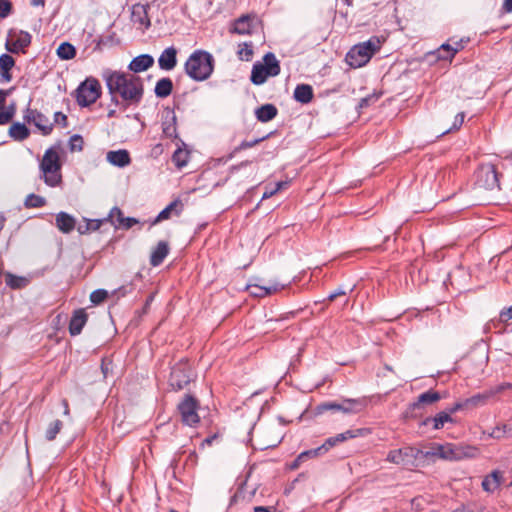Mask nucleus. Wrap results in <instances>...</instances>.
Returning <instances> with one entry per match:
<instances>
[{
    "instance_id": "f257e3e1",
    "label": "nucleus",
    "mask_w": 512,
    "mask_h": 512,
    "mask_svg": "<svg viewBox=\"0 0 512 512\" xmlns=\"http://www.w3.org/2000/svg\"><path fill=\"white\" fill-rule=\"evenodd\" d=\"M103 79L113 101L119 96L127 105L140 103L143 97V82L131 72L105 70Z\"/></svg>"
},
{
    "instance_id": "f03ea898",
    "label": "nucleus",
    "mask_w": 512,
    "mask_h": 512,
    "mask_svg": "<svg viewBox=\"0 0 512 512\" xmlns=\"http://www.w3.org/2000/svg\"><path fill=\"white\" fill-rule=\"evenodd\" d=\"M480 451L477 447L469 445L435 444L428 451L423 452L421 457H438L443 460L459 461L465 458H475Z\"/></svg>"
},
{
    "instance_id": "7ed1b4c3",
    "label": "nucleus",
    "mask_w": 512,
    "mask_h": 512,
    "mask_svg": "<svg viewBox=\"0 0 512 512\" xmlns=\"http://www.w3.org/2000/svg\"><path fill=\"white\" fill-rule=\"evenodd\" d=\"M214 69L213 56L204 51H194L185 63L187 75L195 81H204L210 77Z\"/></svg>"
},
{
    "instance_id": "20e7f679",
    "label": "nucleus",
    "mask_w": 512,
    "mask_h": 512,
    "mask_svg": "<svg viewBox=\"0 0 512 512\" xmlns=\"http://www.w3.org/2000/svg\"><path fill=\"white\" fill-rule=\"evenodd\" d=\"M381 46V40L373 36L367 41L354 45L346 54L345 61L352 68L363 67L380 50Z\"/></svg>"
},
{
    "instance_id": "39448f33",
    "label": "nucleus",
    "mask_w": 512,
    "mask_h": 512,
    "mask_svg": "<svg viewBox=\"0 0 512 512\" xmlns=\"http://www.w3.org/2000/svg\"><path fill=\"white\" fill-rule=\"evenodd\" d=\"M280 71V62L275 54L268 52L263 56L262 62L253 65L250 80L254 85H262L269 77L278 76Z\"/></svg>"
},
{
    "instance_id": "423d86ee",
    "label": "nucleus",
    "mask_w": 512,
    "mask_h": 512,
    "mask_svg": "<svg viewBox=\"0 0 512 512\" xmlns=\"http://www.w3.org/2000/svg\"><path fill=\"white\" fill-rule=\"evenodd\" d=\"M101 93L102 89L99 81L89 77L76 90L77 103L82 107L90 106L100 98Z\"/></svg>"
},
{
    "instance_id": "0eeeda50",
    "label": "nucleus",
    "mask_w": 512,
    "mask_h": 512,
    "mask_svg": "<svg viewBox=\"0 0 512 512\" xmlns=\"http://www.w3.org/2000/svg\"><path fill=\"white\" fill-rule=\"evenodd\" d=\"M476 184L486 190L500 188V176L497 167L492 163H482L476 171Z\"/></svg>"
},
{
    "instance_id": "6e6552de",
    "label": "nucleus",
    "mask_w": 512,
    "mask_h": 512,
    "mask_svg": "<svg viewBox=\"0 0 512 512\" xmlns=\"http://www.w3.org/2000/svg\"><path fill=\"white\" fill-rule=\"evenodd\" d=\"M423 451L411 446L391 450L386 457L390 463L404 467L415 466L416 460L421 457Z\"/></svg>"
},
{
    "instance_id": "1a4fd4ad",
    "label": "nucleus",
    "mask_w": 512,
    "mask_h": 512,
    "mask_svg": "<svg viewBox=\"0 0 512 512\" xmlns=\"http://www.w3.org/2000/svg\"><path fill=\"white\" fill-rule=\"evenodd\" d=\"M367 405L365 399H345L341 403L324 402L322 403V412L333 411L345 414H355L363 411Z\"/></svg>"
},
{
    "instance_id": "9d476101",
    "label": "nucleus",
    "mask_w": 512,
    "mask_h": 512,
    "mask_svg": "<svg viewBox=\"0 0 512 512\" xmlns=\"http://www.w3.org/2000/svg\"><path fill=\"white\" fill-rule=\"evenodd\" d=\"M198 407V401L191 395H186L178 404V410L184 424L194 426L199 423Z\"/></svg>"
},
{
    "instance_id": "9b49d317",
    "label": "nucleus",
    "mask_w": 512,
    "mask_h": 512,
    "mask_svg": "<svg viewBox=\"0 0 512 512\" xmlns=\"http://www.w3.org/2000/svg\"><path fill=\"white\" fill-rule=\"evenodd\" d=\"M31 35L26 31L10 32L5 47L11 53L24 52L31 44Z\"/></svg>"
},
{
    "instance_id": "f8f14e48",
    "label": "nucleus",
    "mask_w": 512,
    "mask_h": 512,
    "mask_svg": "<svg viewBox=\"0 0 512 512\" xmlns=\"http://www.w3.org/2000/svg\"><path fill=\"white\" fill-rule=\"evenodd\" d=\"M148 9V5L140 3L134 4L131 8V21L141 31H145L151 25Z\"/></svg>"
},
{
    "instance_id": "ddd939ff",
    "label": "nucleus",
    "mask_w": 512,
    "mask_h": 512,
    "mask_svg": "<svg viewBox=\"0 0 512 512\" xmlns=\"http://www.w3.org/2000/svg\"><path fill=\"white\" fill-rule=\"evenodd\" d=\"M24 119L28 123H33L43 135H48L52 132L53 124L45 115L36 110L27 109Z\"/></svg>"
},
{
    "instance_id": "4468645a",
    "label": "nucleus",
    "mask_w": 512,
    "mask_h": 512,
    "mask_svg": "<svg viewBox=\"0 0 512 512\" xmlns=\"http://www.w3.org/2000/svg\"><path fill=\"white\" fill-rule=\"evenodd\" d=\"M170 385L177 390L183 389L190 382V374L186 364L175 366L170 375Z\"/></svg>"
},
{
    "instance_id": "2eb2a0df",
    "label": "nucleus",
    "mask_w": 512,
    "mask_h": 512,
    "mask_svg": "<svg viewBox=\"0 0 512 512\" xmlns=\"http://www.w3.org/2000/svg\"><path fill=\"white\" fill-rule=\"evenodd\" d=\"M369 433L368 429L365 428H359L355 430H347L343 433H340L334 437L328 438L323 444L322 449H325L326 451L330 448L334 447L338 443L344 442L348 439L356 438L359 436H365Z\"/></svg>"
},
{
    "instance_id": "dca6fc26",
    "label": "nucleus",
    "mask_w": 512,
    "mask_h": 512,
    "mask_svg": "<svg viewBox=\"0 0 512 512\" xmlns=\"http://www.w3.org/2000/svg\"><path fill=\"white\" fill-rule=\"evenodd\" d=\"M41 178L46 185L57 187L62 183V166H39Z\"/></svg>"
},
{
    "instance_id": "f3484780",
    "label": "nucleus",
    "mask_w": 512,
    "mask_h": 512,
    "mask_svg": "<svg viewBox=\"0 0 512 512\" xmlns=\"http://www.w3.org/2000/svg\"><path fill=\"white\" fill-rule=\"evenodd\" d=\"M284 287H285L284 284L274 282V283H268L267 285L250 284V285H248L247 288L250 291L251 295L256 296V297H265V296H268V295H271L273 293L280 291Z\"/></svg>"
},
{
    "instance_id": "a211bd4d",
    "label": "nucleus",
    "mask_w": 512,
    "mask_h": 512,
    "mask_svg": "<svg viewBox=\"0 0 512 512\" xmlns=\"http://www.w3.org/2000/svg\"><path fill=\"white\" fill-rule=\"evenodd\" d=\"M462 41H456L454 44L444 43L435 52L436 58L439 60L451 61L455 54L463 49Z\"/></svg>"
},
{
    "instance_id": "6ab92c4d",
    "label": "nucleus",
    "mask_w": 512,
    "mask_h": 512,
    "mask_svg": "<svg viewBox=\"0 0 512 512\" xmlns=\"http://www.w3.org/2000/svg\"><path fill=\"white\" fill-rule=\"evenodd\" d=\"M61 153L62 148L60 145L51 146L45 151L39 166H62Z\"/></svg>"
},
{
    "instance_id": "aec40b11",
    "label": "nucleus",
    "mask_w": 512,
    "mask_h": 512,
    "mask_svg": "<svg viewBox=\"0 0 512 512\" xmlns=\"http://www.w3.org/2000/svg\"><path fill=\"white\" fill-rule=\"evenodd\" d=\"M439 392L432 389L420 394L415 402L410 405V410L414 411L424 407L425 405H432L441 399Z\"/></svg>"
},
{
    "instance_id": "412c9836",
    "label": "nucleus",
    "mask_w": 512,
    "mask_h": 512,
    "mask_svg": "<svg viewBox=\"0 0 512 512\" xmlns=\"http://www.w3.org/2000/svg\"><path fill=\"white\" fill-rule=\"evenodd\" d=\"M177 64V50L174 47L166 48L158 58V65L162 70L170 71Z\"/></svg>"
},
{
    "instance_id": "4be33fe9",
    "label": "nucleus",
    "mask_w": 512,
    "mask_h": 512,
    "mask_svg": "<svg viewBox=\"0 0 512 512\" xmlns=\"http://www.w3.org/2000/svg\"><path fill=\"white\" fill-rule=\"evenodd\" d=\"M446 423H454V420L446 410L437 413L434 417H427L423 420L422 425H432L433 429H442Z\"/></svg>"
},
{
    "instance_id": "5701e85b",
    "label": "nucleus",
    "mask_w": 512,
    "mask_h": 512,
    "mask_svg": "<svg viewBox=\"0 0 512 512\" xmlns=\"http://www.w3.org/2000/svg\"><path fill=\"white\" fill-rule=\"evenodd\" d=\"M87 314L83 309L76 310L69 323V332L72 336L81 333L83 327L87 322Z\"/></svg>"
},
{
    "instance_id": "b1692460",
    "label": "nucleus",
    "mask_w": 512,
    "mask_h": 512,
    "mask_svg": "<svg viewBox=\"0 0 512 512\" xmlns=\"http://www.w3.org/2000/svg\"><path fill=\"white\" fill-rule=\"evenodd\" d=\"M106 159L110 164L117 167H125L131 162L129 152L125 149L109 151L106 155Z\"/></svg>"
},
{
    "instance_id": "393cba45",
    "label": "nucleus",
    "mask_w": 512,
    "mask_h": 512,
    "mask_svg": "<svg viewBox=\"0 0 512 512\" xmlns=\"http://www.w3.org/2000/svg\"><path fill=\"white\" fill-rule=\"evenodd\" d=\"M320 454V447L304 451L300 453L297 458L288 465L290 470H296L302 465L308 463L310 460H317Z\"/></svg>"
},
{
    "instance_id": "a878e982",
    "label": "nucleus",
    "mask_w": 512,
    "mask_h": 512,
    "mask_svg": "<svg viewBox=\"0 0 512 512\" xmlns=\"http://www.w3.org/2000/svg\"><path fill=\"white\" fill-rule=\"evenodd\" d=\"M14 65L15 60L9 54H2L0 56V77L2 82L8 83L12 80L10 71Z\"/></svg>"
},
{
    "instance_id": "bb28decb",
    "label": "nucleus",
    "mask_w": 512,
    "mask_h": 512,
    "mask_svg": "<svg viewBox=\"0 0 512 512\" xmlns=\"http://www.w3.org/2000/svg\"><path fill=\"white\" fill-rule=\"evenodd\" d=\"M154 63V59L147 54L135 57L129 64V69L132 72H142L150 68Z\"/></svg>"
},
{
    "instance_id": "cd10ccee",
    "label": "nucleus",
    "mask_w": 512,
    "mask_h": 512,
    "mask_svg": "<svg viewBox=\"0 0 512 512\" xmlns=\"http://www.w3.org/2000/svg\"><path fill=\"white\" fill-rule=\"evenodd\" d=\"M169 253L168 243L165 241L158 242L156 248L150 256V264L154 267L159 266Z\"/></svg>"
},
{
    "instance_id": "c85d7f7f",
    "label": "nucleus",
    "mask_w": 512,
    "mask_h": 512,
    "mask_svg": "<svg viewBox=\"0 0 512 512\" xmlns=\"http://www.w3.org/2000/svg\"><path fill=\"white\" fill-rule=\"evenodd\" d=\"M109 218L114 225L118 224L119 226H123L127 229L131 228L134 224L138 223V221L135 218H124L121 210L117 207H114L111 210Z\"/></svg>"
},
{
    "instance_id": "c756f323",
    "label": "nucleus",
    "mask_w": 512,
    "mask_h": 512,
    "mask_svg": "<svg viewBox=\"0 0 512 512\" xmlns=\"http://www.w3.org/2000/svg\"><path fill=\"white\" fill-rule=\"evenodd\" d=\"M313 98V89L310 85L300 84L294 90V99L302 104L309 103Z\"/></svg>"
},
{
    "instance_id": "7c9ffc66",
    "label": "nucleus",
    "mask_w": 512,
    "mask_h": 512,
    "mask_svg": "<svg viewBox=\"0 0 512 512\" xmlns=\"http://www.w3.org/2000/svg\"><path fill=\"white\" fill-rule=\"evenodd\" d=\"M502 483V474L499 471H493L482 481V487L487 492H494Z\"/></svg>"
},
{
    "instance_id": "2f4dec72",
    "label": "nucleus",
    "mask_w": 512,
    "mask_h": 512,
    "mask_svg": "<svg viewBox=\"0 0 512 512\" xmlns=\"http://www.w3.org/2000/svg\"><path fill=\"white\" fill-rule=\"evenodd\" d=\"M251 22L252 19L247 16H241L233 23V26L230 30L232 33H236L239 35H247L251 33Z\"/></svg>"
},
{
    "instance_id": "473e14b6",
    "label": "nucleus",
    "mask_w": 512,
    "mask_h": 512,
    "mask_svg": "<svg viewBox=\"0 0 512 512\" xmlns=\"http://www.w3.org/2000/svg\"><path fill=\"white\" fill-rule=\"evenodd\" d=\"M277 112V108L273 104H265L256 109L255 115L258 121L265 123L275 118Z\"/></svg>"
},
{
    "instance_id": "72a5a7b5",
    "label": "nucleus",
    "mask_w": 512,
    "mask_h": 512,
    "mask_svg": "<svg viewBox=\"0 0 512 512\" xmlns=\"http://www.w3.org/2000/svg\"><path fill=\"white\" fill-rule=\"evenodd\" d=\"M492 398V393L489 390H486L482 393L475 394L467 399H465V404H467L468 409H473L476 407L484 406L488 403L489 399Z\"/></svg>"
},
{
    "instance_id": "f704fd0d",
    "label": "nucleus",
    "mask_w": 512,
    "mask_h": 512,
    "mask_svg": "<svg viewBox=\"0 0 512 512\" xmlns=\"http://www.w3.org/2000/svg\"><path fill=\"white\" fill-rule=\"evenodd\" d=\"M56 225L63 233H69L75 227V220L71 215L65 212H60L56 216Z\"/></svg>"
},
{
    "instance_id": "c9c22d12",
    "label": "nucleus",
    "mask_w": 512,
    "mask_h": 512,
    "mask_svg": "<svg viewBox=\"0 0 512 512\" xmlns=\"http://www.w3.org/2000/svg\"><path fill=\"white\" fill-rule=\"evenodd\" d=\"M30 132L25 124L13 123L9 128V135L16 141H23L28 138Z\"/></svg>"
},
{
    "instance_id": "e433bc0d",
    "label": "nucleus",
    "mask_w": 512,
    "mask_h": 512,
    "mask_svg": "<svg viewBox=\"0 0 512 512\" xmlns=\"http://www.w3.org/2000/svg\"><path fill=\"white\" fill-rule=\"evenodd\" d=\"M173 84L170 78L160 79L155 86V94L160 98L169 96L172 92Z\"/></svg>"
},
{
    "instance_id": "4c0bfd02",
    "label": "nucleus",
    "mask_w": 512,
    "mask_h": 512,
    "mask_svg": "<svg viewBox=\"0 0 512 512\" xmlns=\"http://www.w3.org/2000/svg\"><path fill=\"white\" fill-rule=\"evenodd\" d=\"M56 54L61 60H70L75 57L76 49L71 43L63 42L57 48Z\"/></svg>"
},
{
    "instance_id": "58836bf2",
    "label": "nucleus",
    "mask_w": 512,
    "mask_h": 512,
    "mask_svg": "<svg viewBox=\"0 0 512 512\" xmlns=\"http://www.w3.org/2000/svg\"><path fill=\"white\" fill-rule=\"evenodd\" d=\"M253 45L251 42H243L238 45L237 56L242 61H250L253 57Z\"/></svg>"
},
{
    "instance_id": "ea45409f",
    "label": "nucleus",
    "mask_w": 512,
    "mask_h": 512,
    "mask_svg": "<svg viewBox=\"0 0 512 512\" xmlns=\"http://www.w3.org/2000/svg\"><path fill=\"white\" fill-rule=\"evenodd\" d=\"M6 284L12 289H20L27 285V280L24 277L14 276L11 273H6Z\"/></svg>"
},
{
    "instance_id": "a19ab883",
    "label": "nucleus",
    "mask_w": 512,
    "mask_h": 512,
    "mask_svg": "<svg viewBox=\"0 0 512 512\" xmlns=\"http://www.w3.org/2000/svg\"><path fill=\"white\" fill-rule=\"evenodd\" d=\"M63 423L60 420H54L51 422L45 432V438L48 441H52L56 438L57 434L61 431Z\"/></svg>"
},
{
    "instance_id": "79ce46f5",
    "label": "nucleus",
    "mask_w": 512,
    "mask_h": 512,
    "mask_svg": "<svg viewBox=\"0 0 512 512\" xmlns=\"http://www.w3.org/2000/svg\"><path fill=\"white\" fill-rule=\"evenodd\" d=\"M181 205L179 201L171 202L166 208H164L158 216L155 218L152 224H156L160 221L166 220L171 216V213L176 210V208Z\"/></svg>"
},
{
    "instance_id": "37998d69",
    "label": "nucleus",
    "mask_w": 512,
    "mask_h": 512,
    "mask_svg": "<svg viewBox=\"0 0 512 512\" xmlns=\"http://www.w3.org/2000/svg\"><path fill=\"white\" fill-rule=\"evenodd\" d=\"M46 204V199L36 194H29L25 199V206L32 208L43 207Z\"/></svg>"
},
{
    "instance_id": "c03bdc74",
    "label": "nucleus",
    "mask_w": 512,
    "mask_h": 512,
    "mask_svg": "<svg viewBox=\"0 0 512 512\" xmlns=\"http://www.w3.org/2000/svg\"><path fill=\"white\" fill-rule=\"evenodd\" d=\"M187 158H188L187 152L184 150H181V149H177L172 156L173 162L179 168H181L187 164Z\"/></svg>"
},
{
    "instance_id": "a18cd8bd",
    "label": "nucleus",
    "mask_w": 512,
    "mask_h": 512,
    "mask_svg": "<svg viewBox=\"0 0 512 512\" xmlns=\"http://www.w3.org/2000/svg\"><path fill=\"white\" fill-rule=\"evenodd\" d=\"M336 299H341L342 304H345L347 302L346 292L342 289H338L337 291L329 294L326 299H322V307L326 303L333 302Z\"/></svg>"
},
{
    "instance_id": "49530a36",
    "label": "nucleus",
    "mask_w": 512,
    "mask_h": 512,
    "mask_svg": "<svg viewBox=\"0 0 512 512\" xmlns=\"http://www.w3.org/2000/svg\"><path fill=\"white\" fill-rule=\"evenodd\" d=\"M464 118H465L464 112L457 113L454 117V121H453L452 125L448 129H446L443 132V134L451 132V131L459 130L464 122Z\"/></svg>"
},
{
    "instance_id": "de8ad7c7",
    "label": "nucleus",
    "mask_w": 512,
    "mask_h": 512,
    "mask_svg": "<svg viewBox=\"0 0 512 512\" xmlns=\"http://www.w3.org/2000/svg\"><path fill=\"white\" fill-rule=\"evenodd\" d=\"M108 297V292L104 289H98L91 293L90 300L94 304H100Z\"/></svg>"
},
{
    "instance_id": "09e8293b",
    "label": "nucleus",
    "mask_w": 512,
    "mask_h": 512,
    "mask_svg": "<svg viewBox=\"0 0 512 512\" xmlns=\"http://www.w3.org/2000/svg\"><path fill=\"white\" fill-rule=\"evenodd\" d=\"M83 138L80 135H73L69 140V146L71 151H81L83 149Z\"/></svg>"
},
{
    "instance_id": "8fccbe9b",
    "label": "nucleus",
    "mask_w": 512,
    "mask_h": 512,
    "mask_svg": "<svg viewBox=\"0 0 512 512\" xmlns=\"http://www.w3.org/2000/svg\"><path fill=\"white\" fill-rule=\"evenodd\" d=\"M14 116V108L10 107L0 111V125L8 123Z\"/></svg>"
},
{
    "instance_id": "3c124183",
    "label": "nucleus",
    "mask_w": 512,
    "mask_h": 512,
    "mask_svg": "<svg viewBox=\"0 0 512 512\" xmlns=\"http://www.w3.org/2000/svg\"><path fill=\"white\" fill-rule=\"evenodd\" d=\"M379 99V95L376 93L370 94L366 97H363L359 102L360 108L368 107L371 104H374Z\"/></svg>"
},
{
    "instance_id": "603ef678",
    "label": "nucleus",
    "mask_w": 512,
    "mask_h": 512,
    "mask_svg": "<svg viewBox=\"0 0 512 512\" xmlns=\"http://www.w3.org/2000/svg\"><path fill=\"white\" fill-rule=\"evenodd\" d=\"M489 436L496 439H501L504 436H507V425L504 424L502 426H496Z\"/></svg>"
},
{
    "instance_id": "864d4df0",
    "label": "nucleus",
    "mask_w": 512,
    "mask_h": 512,
    "mask_svg": "<svg viewBox=\"0 0 512 512\" xmlns=\"http://www.w3.org/2000/svg\"><path fill=\"white\" fill-rule=\"evenodd\" d=\"M264 139H265V137L259 138V139H255L253 141H242L240 143V145L235 148L234 152H238V151H241V150L252 148L255 145H257L258 143H260Z\"/></svg>"
},
{
    "instance_id": "5fc2aeb1",
    "label": "nucleus",
    "mask_w": 512,
    "mask_h": 512,
    "mask_svg": "<svg viewBox=\"0 0 512 512\" xmlns=\"http://www.w3.org/2000/svg\"><path fill=\"white\" fill-rule=\"evenodd\" d=\"M11 2L8 0H0V18H6L11 12Z\"/></svg>"
},
{
    "instance_id": "6e6d98bb",
    "label": "nucleus",
    "mask_w": 512,
    "mask_h": 512,
    "mask_svg": "<svg viewBox=\"0 0 512 512\" xmlns=\"http://www.w3.org/2000/svg\"><path fill=\"white\" fill-rule=\"evenodd\" d=\"M464 409H468L467 408V404H465V400L458 401V402L454 403L452 406L448 407L445 410L447 412H449L450 415L452 416L454 413H456V412H458L460 410H464Z\"/></svg>"
},
{
    "instance_id": "4d7b16f0",
    "label": "nucleus",
    "mask_w": 512,
    "mask_h": 512,
    "mask_svg": "<svg viewBox=\"0 0 512 512\" xmlns=\"http://www.w3.org/2000/svg\"><path fill=\"white\" fill-rule=\"evenodd\" d=\"M506 389H512V383L505 382V383L499 384L493 388H490L488 390H489V392L492 393V397H494L496 394L501 393Z\"/></svg>"
},
{
    "instance_id": "13d9d810",
    "label": "nucleus",
    "mask_w": 512,
    "mask_h": 512,
    "mask_svg": "<svg viewBox=\"0 0 512 512\" xmlns=\"http://www.w3.org/2000/svg\"><path fill=\"white\" fill-rule=\"evenodd\" d=\"M510 319H512V306H510L500 312V320L501 321L506 322Z\"/></svg>"
},
{
    "instance_id": "bf43d9fd",
    "label": "nucleus",
    "mask_w": 512,
    "mask_h": 512,
    "mask_svg": "<svg viewBox=\"0 0 512 512\" xmlns=\"http://www.w3.org/2000/svg\"><path fill=\"white\" fill-rule=\"evenodd\" d=\"M54 121L65 127L67 125V116L61 112H56L54 114Z\"/></svg>"
},
{
    "instance_id": "052dcab7",
    "label": "nucleus",
    "mask_w": 512,
    "mask_h": 512,
    "mask_svg": "<svg viewBox=\"0 0 512 512\" xmlns=\"http://www.w3.org/2000/svg\"><path fill=\"white\" fill-rule=\"evenodd\" d=\"M101 220H90L86 222V230L95 231L100 228Z\"/></svg>"
},
{
    "instance_id": "680f3d73",
    "label": "nucleus",
    "mask_w": 512,
    "mask_h": 512,
    "mask_svg": "<svg viewBox=\"0 0 512 512\" xmlns=\"http://www.w3.org/2000/svg\"><path fill=\"white\" fill-rule=\"evenodd\" d=\"M254 512H274L275 508L273 506H255L253 508Z\"/></svg>"
},
{
    "instance_id": "e2e57ef3",
    "label": "nucleus",
    "mask_w": 512,
    "mask_h": 512,
    "mask_svg": "<svg viewBox=\"0 0 512 512\" xmlns=\"http://www.w3.org/2000/svg\"><path fill=\"white\" fill-rule=\"evenodd\" d=\"M277 192L275 190V188H266V190L264 191L263 193V196H262V199H268L270 197H272L273 195H275Z\"/></svg>"
},
{
    "instance_id": "0e129e2a",
    "label": "nucleus",
    "mask_w": 512,
    "mask_h": 512,
    "mask_svg": "<svg viewBox=\"0 0 512 512\" xmlns=\"http://www.w3.org/2000/svg\"><path fill=\"white\" fill-rule=\"evenodd\" d=\"M288 186H289V182L288 181H280V182L276 183L274 188H275L276 192H279L282 189L287 188Z\"/></svg>"
},
{
    "instance_id": "69168bd1",
    "label": "nucleus",
    "mask_w": 512,
    "mask_h": 512,
    "mask_svg": "<svg viewBox=\"0 0 512 512\" xmlns=\"http://www.w3.org/2000/svg\"><path fill=\"white\" fill-rule=\"evenodd\" d=\"M503 10L507 13L512 12V0H504Z\"/></svg>"
},
{
    "instance_id": "338daca9",
    "label": "nucleus",
    "mask_w": 512,
    "mask_h": 512,
    "mask_svg": "<svg viewBox=\"0 0 512 512\" xmlns=\"http://www.w3.org/2000/svg\"><path fill=\"white\" fill-rule=\"evenodd\" d=\"M62 405L64 408L63 414L67 417L70 416V408H69L68 401L66 399L62 400Z\"/></svg>"
},
{
    "instance_id": "774afa93",
    "label": "nucleus",
    "mask_w": 512,
    "mask_h": 512,
    "mask_svg": "<svg viewBox=\"0 0 512 512\" xmlns=\"http://www.w3.org/2000/svg\"><path fill=\"white\" fill-rule=\"evenodd\" d=\"M451 512H473V511H471V510L467 509V508H466V507H464V506H461V507H458V508H456V509L452 510Z\"/></svg>"
}]
</instances>
